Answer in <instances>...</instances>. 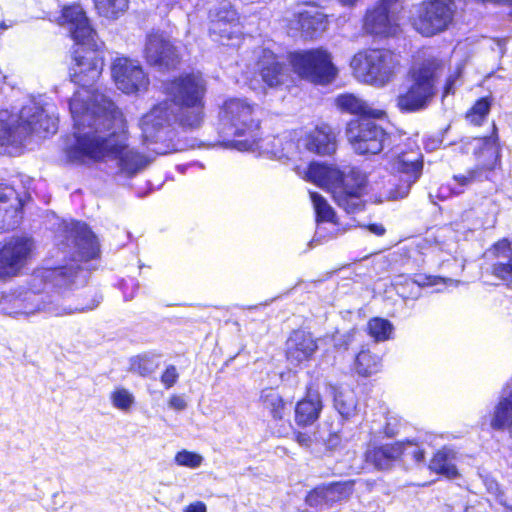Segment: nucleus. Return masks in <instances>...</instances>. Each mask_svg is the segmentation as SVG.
Segmentation results:
<instances>
[{
    "label": "nucleus",
    "instance_id": "nucleus-46",
    "mask_svg": "<svg viewBox=\"0 0 512 512\" xmlns=\"http://www.w3.org/2000/svg\"><path fill=\"white\" fill-rule=\"evenodd\" d=\"M174 461L178 466L196 469L202 465L204 458L196 452L184 449L176 453Z\"/></svg>",
    "mask_w": 512,
    "mask_h": 512
},
{
    "label": "nucleus",
    "instance_id": "nucleus-38",
    "mask_svg": "<svg viewBox=\"0 0 512 512\" xmlns=\"http://www.w3.org/2000/svg\"><path fill=\"white\" fill-rule=\"evenodd\" d=\"M158 367L159 356L152 353H144L130 359L129 370L142 377H147L154 373Z\"/></svg>",
    "mask_w": 512,
    "mask_h": 512
},
{
    "label": "nucleus",
    "instance_id": "nucleus-53",
    "mask_svg": "<svg viewBox=\"0 0 512 512\" xmlns=\"http://www.w3.org/2000/svg\"><path fill=\"white\" fill-rule=\"evenodd\" d=\"M183 512H207V508L203 502L197 501L188 505Z\"/></svg>",
    "mask_w": 512,
    "mask_h": 512
},
{
    "label": "nucleus",
    "instance_id": "nucleus-39",
    "mask_svg": "<svg viewBox=\"0 0 512 512\" xmlns=\"http://www.w3.org/2000/svg\"><path fill=\"white\" fill-rule=\"evenodd\" d=\"M484 179H489V176L484 175L483 171L474 168L465 173L454 175L449 184V189L453 194L459 195L474 182L482 181Z\"/></svg>",
    "mask_w": 512,
    "mask_h": 512
},
{
    "label": "nucleus",
    "instance_id": "nucleus-32",
    "mask_svg": "<svg viewBox=\"0 0 512 512\" xmlns=\"http://www.w3.org/2000/svg\"><path fill=\"white\" fill-rule=\"evenodd\" d=\"M211 24L214 29L220 30L223 25H229L228 38H240L242 27L237 12L228 2L222 3L220 7L211 14Z\"/></svg>",
    "mask_w": 512,
    "mask_h": 512
},
{
    "label": "nucleus",
    "instance_id": "nucleus-14",
    "mask_svg": "<svg viewBox=\"0 0 512 512\" xmlns=\"http://www.w3.org/2000/svg\"><path fill=\"white\" fill-rule=\"evenodd\" d=\"M34 242L28 237H11L0 247V280L20 274L32 256Z\"/></svg>",
    "mask_w": 512,
    "mask_h": 512
},
{
    "label": "nucleus",
    "instance_id": "nucleus-55",
    "mask_svg": "<svg viewBox=\"0 0 512 512\" xmlns=\"http://www.w3.org/2000/svg\"><path fill=\"white\" fill-rule=\"evenodd\" d=\"M487 205L489 206V209H490V213H491V215H490V217L486 220L485 225H486L487 227H491V226H493V225H494V223H495V215H496V211H497V209H496L495 204H494V203H492V201H490V200H488V201H487Z\"/></svg>",
    "mask_w": 512,
    "mask_h": 512
},
{
    "label": "nucleus",
    "instance_id": "nucleus-17",
    "mask_svg": "<svg viewBox=\"0 0 512 512\" xmlns=\"http://www.w3.org/2000/svg\"><path fill=\"white\" fill-rule=\"evenodd\" d=\"M205 91V82L199 74L180 76L167 86L168 95L172 98L169 102L174 111L178 107L202 102Z\"/></svg>",
    "mask_w": 512,
    "mask_h": 512
},
{
    "label": "nucleus",
    "instance_id": "nucleus-21",
    "mask_svg": "<svg viewBox=\"0 0 512 512\" xmlns=\"http://www.w3.org/2000/svg\"><path fill=\"white\" fill-rule=\"evenodd\" d=\"M144 55L150 65L159 68L173 67L178 61L176 48L160 33L147 36Z\"/></svg>",
    "mask_w": 512,
    "mask_h": 512
},
{
    "label": "nucleus",
    "instance_id": "nucleus-13",
    "mask_svg": "<svg viewBox=\"0 0 512 512\" xmlns=\"http://www.w3.org/2000/svg\"><path fill=\"white\" fill-rule=\"evenodd\" d=\"M346 137L357 154L365 155L380 153L384 148L387 134L375 122L364 118L348 123Z\"/></svg>",
    "mask_w": 512,
    "mask_h": 512
},
{
    "label": "nucleus",
    "instance_id": "nucleus-9",
    "mask_svg": "<svg viewBox=\"0 0 512 512\" xmlns=\"http://www.w3.org/2000/svg\"><path fill=\"white\" fill-rule=\"evenodd\" d=\"M174 119L175 111L171 108L169 100L158 103L142 117V137L144 141L156 145L153 148L155 153L165 155L183 149L173 142L174 132L169 127Z\"/></svg>",
    "mask_w": 512,
    "mask_h": 512
},
{
    "label": "nucleus",
    "instance_id": "nucleus-15",
    "mask_svg": "<svg viewBox=\"0 0 512 512\" xmlns=\"http://www.w3.org/2000/svg\"><path fill=\"white\" fill-rule=\"evenodd\" d=\"M111 75L116 87L125 94L144 92L149 85L148 75L140 62L127 57L114 59Z\"/></svg>",
    "mask_w": 512,
    "mask_h": 512
},
{
    "label": "nucleus",
    "instance_id": "nucleus-37",
    "mask_svg": "<svg viewBox=\"0 0 512 512\" xmlns=\"http://www.w3.org/2000/svg\"><path fill=\"white\" fill-rule=\"evenodd\" d=\"M260 403L266 409L273 420L281 421L285 415V402L281 395L272 388H266L261 391Z\"/></svg>",
    "mask_w": 512,
    "mask_h": 512
},
{
    "label": "nucleus",
    "instance_id": "nucleus-31",
    "mask_svg": "<svg viewBox=\"0 0 512 512\" xmlns=\"http://www.w3.org/2000/svg\"><path fill=\"white\" fill-rule=\"evenodd\" d=\"M491 427L496 430L508 429L512 436V386L507 385L502 396L495 406L493 416L490 423Z\"/></svg>",
    "mask_w": 512,
    "mask_h": 512
},
{
    "label": "nucleus",
    "instance_id": "nucleus-44",
    "mask_svg": "<svg viewBox=\"0 0 512 512\" xmlns=\"http://www.w3.org/2000/svg\"><path fill=\"white\" fill-rule=\"evenodd\" d=\"M110 401L114 408L128 412L135 404V397L128 389L120 387L111 392Z\"/></svg>",
    "mask_w": 512,
    "mask_h": 512
},
{
    "label": "nucleus",
    "instance_id": "nucleus-47",
    "mask_svg": "<svg viewBox=\"0 0 512 512\" xmlns=\"http://www.w3.org/2000/svg\"><path fill=\"white\" fill-rule=\"evenodd\" d=\"M401 445V457L404 461L412 460L415 463H421L424 461V450L419 444L412 441L397 442Z\"/></svg>",
    "mask_w": 512,
    "mask_h": 512
},
{
    "label": "nucleus",
    "instance_id": "nucleus-61",
    "mask_svg": "<svg viewBox=\"0 0 512 512\" xmlns=\"http://www.w3.org/2000/svg\"><path fill=\"white\" fill-rule=\"evenodd\" d=\"M464 512H476L473 507H466Z\"/></svg>",
    "mask_w": 512,
    "mask_h": 512
},
{
    "label": "nucleus",
    "instance_id": "nucleus-6",
    "mask_svg": "<svg viewBox=\"0 0 512 512\" xmlns=\"http://www.w3.org/2000/svg\"><path fill=\"white\" fill-rule=\"evenodd\" d=\"M58 118L51 105L29 100L18 114L0 111V147L21 144L31 134L45 136L57 131Z\"/></svg>",
    "mask_w": 512,
    "mask_h": 512
},
{
    "label": "nucleus",
    "instance_id": "nucleus-36",
    "mask_svg": "<svg viewBox=\"0 0 512 512\" xmlns=\"http://www.w3.org/2000/svg\"><path fill=\"white\" fill-rule=\"evenodd\" d=\"M203 101L200 103H194L184 107L175 108V119L183 127L195 129L200 127L203 122Z\"/></svg>",
    "mask_w": 512,
    "mask_h": 512
},
{
    "label": "nucleus",
    "instance_id": "nucleus-52",
    "mask_svg": "<svg viewBox=\"0 0 512 512\" xmlns=\"http://www.w3.org/2000/svg\"><path fill=\"white\" fill-rule=\"evenodd\" d=\"M168 405L176 411H182L187 407V403L182 396L173 395L170 397Z\"/></svg>",
    "mask_w": 512,
    "mask_h": 512
},
{
    "label": "nucleus",
    "instance_id": "nucleus-49",
    "mask_svg": "<svg viewBox=\"0 0 512 512\" xmlns=\"http://www.w3.org/2000/svg\"><path fill=\"white\" fill-rule=\"evenodd\" d=\"M229 25H223L222 29H214V24H211L210 33L215 41L220 42L223 45L234 46L240 40V38H228Z\"/></svg>",
    "mask_w": 512,
    "mask_h": 512
},
{
    "label": "nucleus",
    "instance_id": "nucleus-41",
    "mask_svg": "<svg viewBox=\"0 0 512 512\" xmlns=\"http://www.w3.org/2000/svg\"><path fill=\"white\" fill-rule=\"evenodd\" d=\"M98 13L109 19H116L127 9L129 0H94Z\"/></svg>",
    "mask_w": 512,
    "mask_h": 512
},
{
    "label": "nucleus",
    "instance_id": "nucleus-57",
    "mask_svg": "<svg viewBox=\"0 0 512 512\" xmlns=\"http://www.w3.org/2000/svg\"><path fill=\"white\" fill-rule=\"evenodd\" d=\"M455 79L451 76L448 78L445 87H444V96L449 95L454 92L453 85H454Z\"/></svg>",
    "mask_w": 512,
    "mask_h": 512
},
{
    "label": "nucleus",
    "instance_id": "nucleus-3",
    "mask_svg": "<svg viewBox=\"0 0 512 512\" xmlns=\"http://www.w3.org/2000/svg\"><path fill=\"white\" fill-rule=\"evenodd\" d=\"M220 122L226 135L245 136L243 140L235 142L234 146L240 151L257 152L259 155H268L277 159L292 157L294 144L277 137L266 139L256 138L259 128L258 107L246 99L231 98L224 102L220 111Z\"/></svg>",
    "mask_w": 512,
    "mask_h": 512
},
{
    "label": "nucleus",
    "instance_id": "nucleus-34",
    "mask_svg": "<svg viewBox=\"0 0 512 512\" xmlns=\"http://www.w3.org/2000/svg\"><path fill=\"white\" fill-rule=\"evenodd\" d=\"M335 103L340 110L350 114L373 118H382L385 114L383 110L373 109L365 100L354 94L339 95Z\"/></svg>",
    "mask_w": 512,
    "mask_h": 512
},
{
    "label": "nucleus",
    "instance_id": "nucleus-11",
    "mask_svg": "<svg viewBox=\"0 0 512 512\" xmlns=\"http://www.w3.org/2000/svg\"><path fill=\"white\" fill-rule=\"evenodd\" d=\"M287 59L294 73L312 83L329 84L337 76L330 53L322 48L296 51Z\"/></svg>",
    "mask_w": 512,
    "mask_h": 512
},
{
    "label": "nucleus",
    "instance_id": "nucleus-40",
    "mask_svg": "<svg viewBox=\"0 0 512 512\" xmlns=\"http://www.w3.org/2000/svg\"><path fill=\"white\" fill-rule=\"evenodd\" d=\"M381 368L380 358L369 350H362L355 359V369L361 376H370L377 373Z\"/></svg>",
    "mask_w": 512,
    "mask_h": 512
},
{
    "label": "nucleus",
    "instance_id": "nucleus-19",
    "mask_svg": "<svg viewBox=\"0 0 512 512\" xmlns=\"http://www.w3.org/2000/svg\"><path fill=\"white\" fill-rule=\"evenodd\" d=\"M290 25L305 38H314L326 29L327 18L317 5L306 2L298 5Z\"/></svg>",
    "mask_w": 512,
    "mask_h": 512
},
{
    "label": "nucleus",
    "instance_id": "nucleus-8",
    "mask_svg": "<svg viewBox=\"0 0 512 512\" xmlns=\"http://www.w3.org/2000/svg\"><path fill=\"white\" fill-rule=\"evenodd\" d=\"M350 66L358 81L384 87L396 76L400 59L397 54L387 49H367L356 53Z\"/></svg>",
    "mask_w": 512,
    "mask_h": 512
},
{
    "label": "nucleus",
    "instance_id": "nucleus-48",
    "mask_svg": "<svg viewBox=\"0 0 512 512\" xmlns=\"http://www.w3.org/2000/svg\"><path fill=\"white\" fill-rule=\"evenodd\" d=\"M490 110V101L488 98L478 100L475 105L467 113V119L475 125H479L488 115Z\"/></svg>",
    "mask_w": 512,
    "mask_h": 512
},
{
    "label": "nucleus",
    "instance_id": "nucleus-4",
    "mask_svg": "<svg viewBox=\"0 0 512 512\" xmlns=\"http://www.w3.org/2000/svg\"><path fill=\"white\" fill-rule=\"evenodd\" d=\"M73 61L70 77L74 83L81 86V89L74 93L69 102V109L71 110V103L77 98L81 111L79 114L82 115L85 124H96L106 114L105 102L117 109L106 95L90 88L101 76L104 67L103 57L95 49L82 47L74 51Z\"/></svg>",
    "mask_w": 512,
    "mask_h": 512
},
{
    "label": "nucleus",
    "instance_id": "nucleus-26",
    "mask_svg": "<svg viewBox=\"0 0 512 512\" xmlns=\"http://www.w3.org/2000/svg\"><path fill=\"white\" fill-rule=\"evenodd\" d=\"M353 491V484L350 482L332 483L328 486L315 488L307 496V502L310 506L326 504L328 506L334 503L348 499Z\"/></svg>",
    "mask_w": 512,
    "mask_h": 512
},
{
    "label": "nucleus",
    "instance_id": "nucleus-64",
    "mask_svg": "<svg viewBox=\"0 0 512 512\" xmlns=\"http://www.w3.org/2000/svg\"><path fill=\"white\" fill-rule=\"evenodd\" d=\"M6 26L4 25V23H0V29H5Z\"/></svg>",
    "mask_w": 512,
    "mask_h": 512
},
{
    "label": "nucleus",
    "instance_id": "nucleus-59",
    "mask_svg": "<svg viewBox=\"0 0 512 512\" xmlns=\"http://www.w3.org/2000/svg\"><path fill=\"white\" fill-rule=\"evenodd\" d=\"M337 442H338V436L336 434L331 435L330 438L328 439L329 446L334 447L337 445Z\"/></svg>",
    "mask_w": 512,
    "mask_h": 512
},
{
    "label": "nucleus",
    "instance_id": "nucleus-20",
    "mask_svg": "<svg viewBox=\"0 0 512 512\" xmlns=\"http://www.w3.org/2000/svg\"><path fill=\"white\" fill-rule=\"evenodd\" d=\"M466 153H473L477 160L476 169L483 171L484 175L495 169L499 162V145L495 132L492 136L473 138L464 145Z\"/></svg>",
    "mask_w": 512,
    "mask_h": 512
},
{
    "label": "nucleus",
    "instance_id": "nucleus-50",
    "mask_svg": "<svg viewBox=\"0 0 512 512\" xmlns=\"http://www.w3.org/2000/svg\"><path fill=\"white\" fill-rule=\"evenodd\" d=\"M178 378L179 373L177 368L174 365H169L161 375V383L165 386L166 389H169L175 385Z\"/></svg>",
    "mask_w": 512,
    "mask_h": 512
},
{
    "label": "nucleus",
    "instance_id": "nucleus-56",
    "mask_svg": "<svg viewBox=\"0 0 512 512\" xmlns=\"http://www.w3.org/2000/svg\"><path fill=\"white\" fill-rule=\"evenodd\" d=\"M486 486H487V490L491 493V494H494V495H498L499 494V485L497 482L493 481V480H486L485 482Z\"/></svg>",
    "mask_w": 512,
    "mask_h": 512
},
{
    "label": "nucleus",
    "instance_id": "nucleus-12",
    "mask_svg": "<svg viewBox=\"0 0 512 512\" xmlns=\"http://www.w3.org/2000/svg\"><path fill=\"white\" fill-rule=\"evenodd\" d=\"M455 5L452 0L424 1L412 10L411 23L424 36L446 30L453 21Z\"/></svg>",
    "mask_w": 512,
    "mask_h": 512
},
{
    "label": "nucleus",
    "instance_id": "nucleus-51",
    "mask_svg": "<svg viewBox=\"0 0 512 512\" xmlns=\"http://www.w3.org/2000/svg\"><path fill=\"white\" fill-rule=\"evenodd\" d=\"M399 419L394 416L387 417L386 425L384 427V433L387 436H393L397 433V426L399 425Z\"/></svg>",
    "mask_w": 512,
    "mask_h": 512
},
{
    "label": "nucleus",
    "instance_id": "nucleus-2",
    "mask_svg": "<svg viewBox=\"0 0 512 512\" xmlns=\"http://www.w3.org/2000/svg\"><path fill=\"white\" fill-rule=\"evenodd\" d=\"M106 103V114L96 122L85 124L79 113L77 98L71 103V116L74 123L73 143L67 147L71 161L84 162L86 159L109 158L117 161L121 173L131 176L147 165L146 158L128 147L126 121L122 112Z\"/></svg>",
    "mask_w": 512,
    "mask_h": 512
},
{
    "label": "nucleus",
    "instance_id": "nucleus-5",
    "mask_svg": "<svg viewBox=\"0 0 512 512\" xmlns=\"http://www.w3.org/2000/svg\"><path fill=\"white\" fill-rule=\"evenodd\" d=\"M296 172L305 180L328 190L337 205L347 213L362 210L366 176L360 170L351 167L340 170L333 165L311 163L304 169L298 167Z\"/></svg>",
    "mask_w": 512,
    "mask_h": 512
},
{
    "label": "nucleus",
    "instance_id": "nucleus-60",
    "mask_svg": "<svg viewBox=\"0 0 512 512\" xmlns=\"http://www.w3.org/2000/svg\"><path fill=\"white\" fill-rule=\"evenodd\" d=\"M343 5H354L357 0H339Z\"/></svg>",
    "mask_w": 512,
    "mask_h": 512
},
{
    "label": "nucleus",
    "instance_id": "nucleus-10",
    "mask_svg": "<svg viewBox=\"0 0 512 512\" xmlns=\"http://www.w3.org/2000/svg\"><path fill=\"white\" fill-rule=\"evenodd\" d=\"M387 169L399 178L400 184L389 193V199L398 200L408 196L423 171V155L417 145L396 148L387 158Z\"/></svg>",
    "mask_w": 512,
    "mask_h": 512
},
{
    "label": "nucleus",
    "instance_id": "nucleus-35",
    "mask_svg": "<svg viewBox=\"0 0 512 512\" xmlns=\"http://www.w3.org/2000/svg\"><path fill=\"white\" fill-rule=\"evenodd\" d=\"M455 459L456 452L451 448L444 447L435 453L430 461L429 468L438 474L454 478L458 474Z\"/></svg>",
    "mask_w": 512,
    "mask_h": 512
},
{
    "label": "nucleus",
    "instance_id": "nucleus-54",
    "mask_svg": "<svg viewBox=\"0 0 512 512\" xmlns=\"http://www.w3.org/2000/svg\"><path fill=\"white\" fill-rule=\"evenodd\" d=\"M295 440L302 447H309L311 444V437L306 433H297Z\"/></svg>",
    "mask_w": 512,
    "mask_h": 512
},
{
    "label": "nucleus",
    "instance_id": "nucleus-30",
    "mask_svg": "<svg viewBox=\"0 0 512 512\" xmlns=\"http://www.w3.org/2000/svg\"><path fill=\"white\" fill-rule=\"evenodd\" d=\"M400 457L401 445L397 442L369 448L365 453L366 462L379 470L389 469Z\"/></svg>",
    "mask_w": 512,
    "mask_h": 512
},
{
    "label": "nucleus",
    "instance_id": "nucleus-25",
    "mask_svg": "<svg viewBox=\"0 0 512 512\" xmlns=\"http://www.w3.org/2000/svg\"><path fill=\"white\" fill-rule=\"evenodd\" d=\"M22 201L13 187L0 185V232L15 228L21 218Z\"/></svg>",
    "mask_w": 512,
    "mask_h": 512
},
{
    "label": "nucleus",
    "instance_id": "nucleus-62",
    "mask_svg": "<svg viewBox=\"0 0 512 512\" xmlns=\"http://www.w3.org/2000/svg\"><path fill=\"white\" fill-rule=\"evenodd\" d=\"M504 512H512V508L511 507H505Z\"/></svg>",
    "mask_w": 512,
    "mask_h": 512
},
{
    "label": "nucleus",
    "instance_id": "nucleus-43",
    "mask_svg": "<svg viewBox=\"0 0 512 512\" xmlns=\"http://www.w3.org/2000/svg\"><path fill=\"white\" fill-rule=\"evenodd\" d=\"M368 333L377 342L390 339L393 333V325L386 319L373 318L368 322Z\"/></svg>",
    "mask_w": 512,
    "mask_h": 512
},
{
    "label": "nucleus",
    "instance_id": "nucleus-1",
    "mask_svg": "<svg viewBox=\"0 0 512 512\" xmlns=\"http://www.w3.org/2000/svg\"><path fill=\"white\" fill-rule=\"evenodd\" d=\"M79 269L74 266L37 269L31 276L29 288H20L0 299V312L13 317H31L38 314L65 316L95 309L101 298L89 290L88 302L76 303L68 291H60L63 287L76 283Z\"/></svg>",
    "mask_w": 512,
    "mask_h": 512
},
{
    "label": "nucleus",
    "instance_id": "nucleus-23",
    "mask_svg": "<svg viewBox=\"0 0 512 512\" xmlns=\"http://www.w3.org/2000/svg\"><path fill=\"white\" fill-rule=\"evenodd\" d=\"M257 67L264 83L276 87L286 83L290 78L288 68L270 50L263 49L257 61Z\"/></svg>",
    "mask_w": 512,
    "mask_h": 512
},
{
    "label": "nucleus",
    "instance_id": "nucleus-63",
    "mask_svg": "<svg viewBox=\"0 0 512 512\" xmlns=\"http://www.w3.org/2000/svg\"><path fill=\"white\" fill-rule=\"evenodd\" d=\"M4 79V75L2 73V71L0 70V81Z\"/></svg>",
    "mask_w": 512,
    "mask_h": 512
},
{
    "label": "nucleus",
    "instance_id": "nucleus-22",
    "mask_svg": "<svg viewBox=\"0 0 512 512\" xmlns=\"http://www.w3.org/2000/svg\"><path fill=\"white\" fill-rule=\"evenodd\" d=\"M67 247L73 250L74 258L78 260H89L98 255L99 247L95 236L89 230L86 224L80 222H72L68 228Z\"/></svg>",
    "mask_w": 512,
    "mask_h": 512
},
{
    "label": "nucleus",
    "instance_id": "nucleus-7",
    "mask_svg": "<svg viewBox=\"0 0 512 512\" xmlns=\"http://www.w3.org/2000/svg\"><path fill=\"white\" fill-rule=\"evenodd\" d=\"M442 71L440 60L429 57L415 63L409 72V85L397 97V107L404 112L425 109L437 92V81Z\"/></svg>",
    "mask_w": 512,
    "mask_h": 512
},
{
    "label": "nucleus",
    "instance_id": "nucleus-24",
    "mask_svg": "<svg viewBox=\"0 0 512 512\" xmlns=\"http://www.w3.org/2000/svg\"><path fill=\"white\" fill-rule=\"evenodd\" d=\"M318 346L310 333L294 331L287 340L286 356L290 365L298 367L309 361Z\"/></svg>",
    "mask_w": 512,
    "mask_h": 512
},
{
    "label": "nucleus",
    "instance_id": "nucleus-42",
    "mask_svg": "<svg viewBox=\"0 0 512 512\" xmlns=\"http://www.w3.org/2000/svg\"><path fill=\"white\" fill-rule=\"evenodd\" d=\"M310 198L316 213V220L318 223L331 222L335 223V213L332 207L328 204L327 200L317 192H310Z\"/></svg>",
    "mask_w": 512,
    "mask_h": 512
},
{
    "label": "nucleus",
    "instance_id": "nucleus-16",
    "mask_svg": "<svg viewBox=\"0 0 512 512\" xmlns=\"http://www.w3.org/2000/svg\"><path fill=\"white\" fill-rule=\"evenodd\" d=\"M397 0H381L373 9L368 10L364 20L367 33L377 36H391L398 30Z\"/></svg>",
    "mask_w": 512,
    "mask_h": 512
},
{
    "label": "nucleus",
    "instance_id": "nucleus-18",
    "mask_svg": "<svg viewBox=\"0 0 512 512\" xmlns=\"http://www.w3.org/2000/svg\"><path fill=\"white\" fill-rule=\"evenodd\" d=\"M59 24L69 31L77 44L83 46L94 44L96 33L80 5L65 6L59 18Z\"/></svg>",
    "mask_w": 512,
    "mask_h": 512
},
{
    "label": "nucleus",
    "instance_id": "nucleus-27",
    "mask_svg": "<svg viewBox=\"0 0 512 512\" xmlns=\"http://www.w3.org/2000/svg\"><path fill=\"white\" fill-rule=\"evenodd\" d=\"M303 142L308 151L319 155H330L336 150L335 135L328 125L315 128Z\"/></svg>",
    "mask_w": 512,
    "mask_h": 512
},
{
    "label": "nucleus",
    "instance_id": "nucleus-58",
    "mask_svg": "<svg viewBox=\"0 0 512 512\" xmlns=\"http://www.w3.org/2000/svg\"><path fill=\"white\" fill-rule=\"evenodd\" d=\"M369 230L378 236H381L385 233V228L380 224L370 225Z\"/></svg>",
    "mask_w": 512,
    "mask_h": 512
},
{
    "label": "nucleus",
    "instance_id": "nucleus-33",
    "mask_svg": "<svg viewBox=\"0 0 512 512\" xmlns=\"http://www.w3.org/2000/svg\"><path fill=\"white\" fill-rule=\"evenodd\" d=\"M334 408L339 415L350 420L358 413V400L355 392L348 387L331 386Z\"/></svg>",
    "mask_w": 512,
    "mask_h": 512
},
{
    "label": "nucleus",
    "instance_id": "nucleus-29",
    "mask_svg": "<svg viewBox=\"0 0 512 512\" xmlns=\"http://www.w3.org/2000/svg\"><path fill=\"white\" fill-rule=\"evenodd\" d=\"M497 261L492 265V274L497 278L512 283V248L508 240L498 241L490 251Z\"/></svg>",
    "mask_w": 512,
    "mask_h": 512
},
{
    "label": "nucleus",
    "instance_id": "nucleus-28",
    "mask_svg": "<svg viewBox=\"0 0 512 512\" xmlns=\"http://www.w3.org/2000/svg\"><path fill=\"white\" fill-rule=\"evenodd\" d=\"M323 403L317 391L309 390L306 397L299 401L295 407V421L299 426L313 424L320 416Z\"/></svg>",
    "mask_w": 512,
    "mask_h": 512
},
{
    "label": "nucleus",
    "instance_id": "nucleus-45",
    "mask_svg": "<svg viewBox=\"0 0 512 512\" xmlns=\"http://www.w3.org/2000/svg\"><path fill=\"white\" fill-rule=\"evenodd\" d=\"M430 278L423 275H416L413 279H406L405 284L399 286V292L406 298H417L420 295L422 286L430 285Z\"/></svg>",
    "mask_w": 512,
    "mask_h": 512
}]
</instances>
